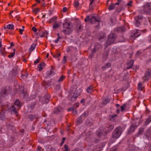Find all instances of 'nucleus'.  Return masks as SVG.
Instances as JSON below:
<instances>
[{"label": "nucleus", "instance_id": "obj_28", "mask_svg": "<svg viewBox=\"0 0 151 151\" xmlns=\"http://www.w3.org/2000/svg\"><path fill=\"white\" fill-rule=\"evenodd\" d=\"M151 122V116H149L146 120L145 124L147 125Z\"/></svg>", "mask_w": 151, "mask_h": 151}, {"label": "nucleus", "instance_id": "obj_2", "mask_svg": "<svg viewBox=\"0 0 151 151\" xmlns=\"http://www.w3.org/2000/svg\"><path fill=\"white\" fill-rule=\"evenodd\" d=\"M113 124H107L105 129L102 131H97L96 134L98 137H100L101 135H106L108 133L110 132L114 128Z\"/></svg>", "mask_w": 151, "mask_h": 151}, {"label": "nucleus", "instance_id": "obj_7", "mask_svg": "<svg viewBox=\"0 0 151 151\" xmlns=\"http://www.w3.org/2000/svg\"><path fill=\"white\" fill-rule=\"evenodd\" d=\"M39 99L40 102L42 104H46L49 102L50 99V96L47 94H45L43 97H39Z\"/></svg>", "mask_w": 151, "mask_h": 151}, {"label": "nucleus", "instance_id": "obj_34", "mask_svg": "<svg viewBox=\"0 0 151 151\" xmlns=\"http://www.w3.org/2000/svg\"><path fill=\"white\" fill-rule=\"evenodd\" d=\"M115 8V5L114 4H111L109 5L108 9L109 10H112L114 9Z\"/></svg>", "mask_w": 151, "mask_h": 151}, {"label": "nucleus", "instance_id": "obj_64", "mask_svg": "<svg viewBox=\"0 0 151 151\" xmlns=\"http://www.w3.org/2000/svg\"><path fill=\"white\" fill-rule=\"evenodd\" d=\"M39 35L40 36V37H44V36L45 35V33H42V34H39Z\"/></svg>", "mask_w": 151, "mask_h": 151}, {"label": "nucleus", "instance_id": "obj_10", "mask_svg": "<svg viewBox=\"0 0 151 151\" xmlns=\"http://www.w3.org/2000/svg\"><path fill=\"white\" fill-rule=\"evenodd\" d=\"M151 77V69H148L146 72L143 78L144 81H147Z\"/></svg>", "mask_w": 151, "mask_h": 151}, {"label": "nucleus", "instance_id": "obj_15", "mask_svg": "<svg viewBox=\"0 0 151 151\" xmlns=\"http://www.w3.org/2000/svg\"><path fill=\"white\" fill-rule=\"evenodd\" d=\"M1 94L2 97H4L8 94V91L7 90L3 89L1 91Z\"/></svg>", "mask_w": 151, "mask_h": 151}, {"label": "nucleus", "instance_id": "obj_61", "mask_svg": "<svg viewBox=\"0 0 151 151\" xmlns=\"http://www.w3.org/2000/svg\"><path fill=\"white\" fill-rule=\"evenodd\" d=\"M24 31V29H19V31L20 32V34H22V32Z\"/></svg>", "mask_w": 151, "mask_h": 151}, {"label": "nucleus", "instance_id": "obj_36", "mask_svg": "<svg viewBox=\"0 0 151 151\" xmlns=\"http://www.w3.org/2000/svg\"><path fill=\"white\" fill-rule=\"evenodd\" d=\"M117 116V115L116 114H114L111 115L110 118V120L111 121H114Z\"/></svg>", "mask_w": 151, "mask_h": 151}, {"label": "nucleus", "instance_id": "obj_32", "mask_svg": "<svg viewBox=\"0 0 151 151\" xmlns=\"http://www.w3.org/2000/svg\"><path fill=\"white\" fill-rule=\"evenodd\" d=\"M36 46L35 44L34 43L32 44L29 49V51L31 52L33 51L35 49Z\"/></svg>", "mask_w": 151, "mask_h": 151}, {"label": "nucleus", "instance_id": "obj_26", "mask_svg": "<svg viewBox=\"0 0 151 151\" xmlns=\"http://www.w3.org/2000/svg\"><path fill=\"white\" fill-rule=\"evenodd\" d=\"M57 19V17L55 16H54L49 20V22L50 23H52L53 22L55 23V22H57L56 21Z\"/></svg>", "mask_w": 151, "mask_h": 151}, {"label": "nucleus", "instance_id": "obj_54", "mask_svg": "<svg viewBox=\"0 0 151 151\" xmlns=\"http://www.w3.org/2000/svg\"><path fill=\"white\" fill-rule=\"evenodd\" d=\"M108 52H106V53H105L104 55V58H106L107 56H108Z\"/></svg>", "mask_w": 151, "mask_h": 151}, {"label": "nucleus", "instance_id": "obj_56", "mask_svg": "<svg viewBox=\"0 0 151 151\" xmlns=\"http://www.w3.org/2000/svg\"><path fill=\"white\" fill-rule=\"evenodd\" d=\"M66 61V56H64L63 58V63H65Z\"/></svg>", "mask_w": 151, "mask_h": 151}, {"label": "nucleus", "instance_id": "obj_27", "mask_svg": "<svg viewBox=\"0 0 151 151\" xmlns=\"http://www.w3.org/2000/svg\"><path fill=\"white\" fill-rule=\"evenodd\" d=\"M93 87L92 86H88L87 89V92L88 93H91L93 91Z\"/></svg>", "mask_w": 151, "mask_h": 151}, {"label": "nucleus", "instance_id": "obj_21", "mask_svg": "<svg viewBox=\"0 0 151 151\" xmlns=\"http://www.w3.org/2000/svg\"><path fill=\"white\" fill-rule=\"evenodd\" d=\"M134 64V61L133 60H130L128 63L127 69L131 68L132 67Z\"/></svg>", "mask_w": 151, "mask_h": 151}, {"label": "nucleus", "instance_id": "obj_50", "mask_svg": "<svg viewBox=\"0 0 151 151\" xmlns=\"http://www.w3.org/2000/svg\"><path fill=\"white\" fill-rule=\"evenodd\" d=\"M40 9L37 8H36L33 9V12L34 13H36V14L39 11Z\"/></svg>", "mask_w": 151, "mask_h": 151}, {"label": "nucleus", "instance_id": "obj_59", "mask_svg": "<svg viewBox=\"0 0 151 151\" xmlns=\"http://www.w3.org/2000/svg\"><path fill=\"white\" fill-rule=\"evenodd\" d=\"M63 32L65 35H67L68 34V32H67V30L66 29L63 30Z\"/></svg>", "mask_w": 151, "mask_h": 151}, {"label": "nucleus", "instance_id": "obj_49", "mask_svg": "<svg viewBox=\"0 0 151 151\" xmlns=\"http://www.w3.org/2000/svg\"><path fill=\"white\" fill-rule=\"evenodd\" d=\"M88 115V111H85L81 116L82 117V116H87Z\"/></svg>", "mask_w": 151, "mask_h": 151}, {"label": "nucleus", "instance_id": "obj_58", "mask_svg": "<svg viewBox=\"0 0 151 151\" xmlns=\"http://www.w3.org/2000/svg\"><path fill=\"white\" fill-rule=\"evenodd\" d=\"M32 30L34 32H36L37 30V29L35 27H32Z\"/></svg>", "mask_w": 151, "mask_h": 151}, {"label": "nucleus", "instance_id": "obj_46", "mask_svg": "<svg viewBox=\"0 0 151 151\" xmlns=\"http://www.w3.org/2000/svg\"><path fill=\"white\" fill-rule=\"evenodd\" d=\"M37 151H44L43 149L40 146H37Z\"/></svg>", "mask_w": 151, "mask_h": 151}, {"label": "nucleus", "instance_id": "obj_3", "mask_svg": "<svg viewBox=\"0 0 151 151\" xmlns=\"http://www.w3.org/2000/svg\"><path fill=\"white\" fill-rule=\"evenodd\" d=\"M116 38V35L113 33H110L108 36L107 40L105 43V47L106 48L108 46L115 42Z\"/></svg>", "mask_w": 151, "mask_h": 151}, {"label": "nucleus", "instance_id": "obj_13", "mask_svg": "<svg viewBox=\"0 0 151 151\" xmlns=\"http://www.w3.org/2000/svg\"><path fill=\"white\" fill-rule=\"evenodd\" d=\"M20 89L21 90L20 93L22 94V96L24 98H26L28 96V94L24 91L23 87L21 86L20 87Z\"/></svg>", "mask_w": 151, "mask_h": 151}, {"label": "nucleus", "instance_id": "obj_16", "mask_svg": "<svg viewBox=\"0 0 151 151\" xmlns=\"http://www.w3.org/2000/svg\"><path fill=\"white\" fill-rule=\"evenodd\" d=\"M137 148L131 145L129 147L126 151H137Z\"/></svg>", "mask_w": 151, "mask_h": 151}, {"label": "nucleus", "instance_id": "obj_51", "mask_svg": "<svg viewBox=\"0 0 151 151\" xmlns=\"http://www.w3.org/2000/svg\"><path fill=\"white\" fill-rule=\"evenodd\" d=\"M138 88L139 90H141L142 89V83L141 82L139 83L138 85Z\"/></svg>", "mask_w": 151, "mask_h": 151}, {"label": "nucleus", "instance_id": "obj_35", "mask_svg": "<svg viewBox=\"0 0 151 151\" xmlns=\"http://www.w3.org/2000/svg\"><path fill=\"white\" fill-rule=\"evenodd\" d=\"M146 134L147 136H150L151 135V128L148 129L146 132Z\"/></svg>", "mask_w": 151, "mask_h": 151}, {"label": "nucleus", "instance_id": "obj_30", "mask_svg": "<svg viewBox=\"0 0 151 151\" xmlns=\"http://www.w3.org/2000/svg\"><path fill=\"white\" fill-rule=\"evenodd\" d=\"M111 65V64L110 63H107L105 66L102 67V69L103 70H104L106 68L110 67Z\"/></svg>", "mask_w": 151, "mask_h": 151}, {"label": "nucleus", "instance_id": "obj_40", "mask_svg": "<svg viewBox=\"0 0 151 151\" xmlns=\"http://www.w3.org/2000/svg\"><path fill=\"white\" fill-rule=\"evenodd\" d=\"M57 35L58 36V37L57 39H56L54 41L55 42V43H58V42L59 41V40L61 38V37H60L59 36V34L58 33L57 34Z\"/></svg>", "mask_w": 151, "mask_h": 151}, {"label": "nucleus", "instance_id": "obj_18", "mask_svg": "<svg viewBox=\"0 0 151 151\" xmlns=\"http://www.w3.org/2000/svg\"><path fill=\"white\" fill-rule=\"evenodd\" d=\"M62 109V108L60 106H58L55 108L53 113H54L56 114H58L60 112Z\"/></svg>", "mask_w": 151, "mask_h": 151}, {"label": "nucleus", "instance_id": "obj_8", "mask_svg": "<svg viewBox=\"0 0 151 151\" xmlns=\"http://www.w3.org/2000/svg\"><path fill=\"white\" fill-rule=\"evenodd\" d=\"M102 47V45L101 43L99 42H97L94 45V47L93 48L91 52V53L90 55V57L91 58H92L93 55V54L95 53L96 51L99 48Z\"/></svg>", "mask_w": 151, "mask_h": 151}, {"label": "nucleus", "instance_id": "obj_60", "mask_svg": "<svg viewBox=\"0 0 151 151\" xmlns=\"http://www.w3.org/2000/svg\"><path fill=\"white\" fill-rule=\"evenodd\" d=\"M39 62V59H37L36 60L34 61V64L36 65Z\"/></svg>", "mask_w": 151, "mask_h": 151}, {"label": "nucleus", "instance_id": "obj_42", "mask_svg": "<svg viewBox=\"0 0 151 151\" xmlns=\"http://www.w3.org/2000/svg\"><path fill=\"white\" fill-rule=\"evenodd\" d=\"M65 78V76H64L63 75H62L58 80V81L59 82H62Z\"/></svg>", "mask_w": 151, "mask_h": 151}, {"label": "nucleus", "instance_id": "obj_55", "mask_svg": "<svg viewBox=\"0 0 151 151\" xmlns=\"http://www.w3.org/2000/svg\"><path fill=\"white\" fill-rule=\"evenodd\" d=\"M132 1H130L128 4H127V6L131 7L132 6L131 4L132 3Z\"/></svg>", "mask_w": 151, "mask_h": 151}, {"label": "nucleus", "instance_id": "obj_12", "mask_svg": "<svg viewBox=\"0 0 151 151\" xmlns=\"http://www.w3.org/2000/svg\"><path fill=\"white\" fill-rule=\"evenodd\" d=\"M72 24V23H68L65 22L63 24V27L67 30L69 29L70 28Z\"/></svg>", "mask_w": 151, "mask_h": 151}, {"label": "nucleus", "instance_id": "obj_4", "mask_svg": "<svg viewBox=\"0 0 151 151\" xmlns=\"http://www.w3.org/2000/svg\"><path fill=\"white\" fill-rule=\"evenodd\" d=\"M146 31V30H138L136 29L133 31L132 34L130 37L129 39L131 40H134L136 37L139 36L141 34V33L145 32Z\"/></svg>", "mask_w": 151, "mask_h": 151}, {"label": "nucleus", "instance_id": "obj_22", "mask_svg": "<svg viewBox=\"0 0 151 151\" xmlns=\"http://www.w3.org/2000/svg\"><path fill=\"white\" fill-rule=\"evenodd\" d=\"M47 74L48 77H51L54 75L55 73L53 70H51L48 71L47 72Z\"/></svg>", "mask_w": 151, "mask_h": 151}, {"label": "nucleus", "instance_id": "obj_23", "mask_svg": "<svg viewBox=\"0 0 151 151\" xmlns=\"http://www.w3.org/2000/svg\"><path fill=\"white\" fill-rule=\"evenodd\" d=\"M110 101V99L109 98H106L104 99L102 101V104L104 105L106 104Z\"/></svg>", "mask_w": 151, "mask_h": 151}, {"label": "nucleus", "instance_id": "obj_25", "mask_svg": "<svg viewBox=\"0 0 151 151\" xmlns=\"http://www.w3.org/2000/svg\"><path fill=\"white\" fill-rule=\"evenodd\" d=\"M14 104L17 106L18 108H20L21 106V103L19 100L17 99L14 102Z\"/></svg>", "mask_w": 151, "mask_h": 151}, {"label": "nucleus", "instance_id": "obj_9", "mask_svg": "<svg viewBox=\"0 0 151 151\" xmlns=\"http://www.w3.org/2000/svg\"><path fill=\"white\" fill-rule=\"evenodd\" d=\"M145 18L143 17L142 15H139L137 16V17L135 19V25L137 27L139 26L140 22L142 20H144Z\"/></svg>", "mask_w": 151, "mask_h": 151}, {"label": "nucleus", "instance_id": "obj_1", "mask_svg": "<svg viewBox=\"0 0 151 151\" xmlns=\"http://www.w3.org/2000/svg\"><path fill=\"white\" fill-rule=\"evenodd\" d=\"M81 90L80 88H77L76 86H75L73 88H71L70 90V101L72 102L75 101L77 98L80 94Z\"/></svg>", "mask_w": 151, "mask_h": 151}, {"label": "nucleus", "instance_id": "obj_63", "mask_svg": "<svg viewBox=\"0 0 151 151\" xmlns=\"http://www.w3.org/2000/svg\"><path fill=\"white\" fill-rule=\"evenodd\" d=\"M27 75H24V74H22V77L23 78H26L27 77Z\"/></svg>", "mask_w": 151, "mask_h": 151}, {"label": "nucleus", "instance_id": "obj_11", "mask_svg": "<svg viewBox=\"0 0 151 151\" xmlns=\"http://www.w3.org/2000/svg\"><path fill=\"white\" fill-rule=\"evenodd\" d=\"M144 11L147 13L150 12L151 10V3H149L146 4L144 7Z\"/></svg>", "mask_w": 151, "mask_h": 151}, {"label": "nucleus", "instance_id": "obj_57", "mask_svg": "<svg viewBox=\"0 0 151 151\" xmlns=\"http://www.w3.org/2000/svg\"><path fill=\"white\" fill-rule=\"evenodd\" d=\"M110 151H117V150L116 148L114 147L112 148L111 150Z\"/></svg>", "mask_w": 151, "mask_h": 151}, {"label": "nucleus", "instance_id": "obj_6", "mask_svg": "<svg viewBox=\"0 0 151 151\" xmlns=\"http://www.w3.org/2000/svg\"><path fill=\"white\" fill-rule=\"evenodd\" d=\"M86 22H88L91 23H96L97 24H99V20L93 16H87L84 20Z\"/></svg>", "mask_w": 151, "mask_h": 151}, {"label": "nucleus", "instance_id": "obj_20", "mask_svg": "<svg viewBox=\"0 0 151 151\" xmlns=\"http://www.w3.org/2000/svg\"><path fill=\"white\" fill-rule=\"evenodd\" d=\"M135 130V127L134 126H131L128 130L127 134H129L133 132Z\"/></svg>", "mask_w": 151, "mask_h": 151}, {"label": "nucleus", "instance_id": "obj_39", "mask_svg": "<svg viewBox=\"0 0 151 151\" xmlns=\"http://www.w3.org/2000/svg\"><path fill=\"white\" fill-rule=\"evenodd\" d=\"M94 0H90L89 7L91 9H92L93 6L92 4L93 3Z\"/></svg>", "mask_w": 151, "mask_h": 151}, {"label": "nucleus", "instance_id": "obj_41", "mask_svg": "<svg viewBox=\"0 0 151 151\" xmlns=\"http://www.w3.org/2000/svg\"><path fill=\"white\" fill-rule=\"evenodd\" d=\"M55 24L53 26V28L55 29L56 28H58L59 27V24L57 22H55Z\"/></svg>", "mask_w": 151, "mask_h": 151}, {"label": "nucleus", "instance_id": "obj_47", "mask_svg": "<svg viewBox=\"0 0 151 151\" xmlns=\"http://www.w3.org/2000/svg\"><path fill=\"white\" fill-rule=\"evenodd\" d=\"M64 148L65 150L64 151H70V149L68 147V145H64Z\"/></svg>", "mask_w": 151, "mask_h": 151}, {"label": "nucleus", "instance_id": "obj_5", "mask_svg": "<svg viewBox=\"0 0 151 151\" xmlns=\"http://www.w3.org/2000/svg\"><path fill=\"white\" fill-rule=\"evenodd\" d=\"M123 132V129L122 127H117L114 130L112 134V137L115 139L119 138L121 136Z\"/></svg>", "mask_w": 151, "mask_h": 151}, {"label": "nucleus", "instance_id": "obj_62", "mask_svg": "<svg viewBox=\"0 0 151 151\" xmlns=\"http://www.w3.org/2000/svg\"><path fill=\"white\" fill-rule=\"evenodd\" d=\"M67 10V8L66 7H64L63 9V11L64 12H66Z\"/></svg>", "mask_w": 151, "mask_h": 151}, {"label": "nucleus", "instance_id": "obj_33", "mask_svg": "<svg viewBox=\"0 0 151 151\" xmlns=\"http://www.w3.org/2000/svg\"><path fill=\"white\" fill-rule=\"evenodd\" d=\"M6 28L8 29L12 30L14 28V25L13 24H9L7 26Z\"/></svg>", "mask_w": 151, "mask_h": 151}, {"label": "nucleus", "instance_id": "obj_52", "mask_svg": "<svg viewBox=\"0 0 151 151\" xmlns=\"http://www.w3.org/2000/svg\"><path fill=\"white\" fill-rule=\"evenodd\" d=\"M98 147L97 146H94V151H100V148H98L97 149L96 148Z\"/></svg>", "mask_w": 151, "mask_h": 151}, {"label": "nucleus", "instance_id": "obj_29", "mask_svg": "<svg viewBox=\"0 0 151 151\" xmlns=\"http://www.w3.org/2000/svg\"><path fill=\"white\" fill-rule=\"evenodd\" d=\"M82 117L81 116H80L76 119V124L78 125L80 124L82 122Z\"/></svg>", "mask_w": 151, "mask_h": 151}, {"label": "nucleus", "instance_id": "obj_48", "mask_svg": "<svg viewBox=\"0 0 151 151\" xmlns=\"http://www.w3.org/2000/svg\"><path fill=\"white\" fill-rule=\"evenodd\" d=\"M79 5V2L78 1H75L74 3V5L76 7H77Z\"/></svg>", "mask_w": 151, "mask_h": 151}, {"label": "nucleus", "instance_id": "obj_17", "mask_svg": "<svg viewBox=\"0 0 151 151\" xmlns=\"http://www.w3.org/2000/svg\"><path fill=\"white\" fill-rule=\"evenodd\" d=\"M115 30L118 32H123L125 31V29L124 27H122L116 28Z\"/></svg>", "mask_w": 151, "mask_h": 151}, {"label": "nucleus", "instance_id": "obj_44", "mask_svg": "<svg viewBox=\"0 0 151 151\" xmlns=\"http://www.w3.org/2000/svg\"><path fill=\"white\" fill-rule=\"evenodd\" d=\"M35 118V116L32 114H30L29 115V118L31 121H33Z\"/></svg>", "mask_w": 151, "mask_h": 151}, {"label": "nucleus", "instance_id": "obj_24", "mask_svg": "<svg viewBox=\"0 0 151 151\" xmlns=\"http://www.w3.org/2000/svg\"><path fill=\"white\" fill-rule=\"evenodd\" d=\"M45 66V63L43 62L41 63L37 66L39 71H41Z\"/></svg>", "mask_w": 151, "mask_h": 151}, {"label": "nucleus", "instance_id": "obj_14", "mask_svg": "<svg viewBox=\"0 0 151 151\" xmlns=\"http://www.w3.org/2000/svg\"><path fill=\"white\" fill-rule=\"evenodd\" d=\"M12 114H14L16 116L18 115L17 111V110L16 108L14 106H12L9 109Z\"/></svg>", "mask_w": 151, "mask_h": 151}, {"label": "nucleus", "instance_id": "obj_19", "mask_svg": "<svg viewBox=\"0 0 151 151\" xmlns=\"http://www.w3.org/2000/svg\"><path fill=\"white\" fill-rule=\"evenodd\" d=\"M99 41L101 42L104 41L105 40V34L102 33V36L99 35L98 37Z\"/></svg>", "mask_w": 151, "mask_h": 151}, {"label": "nucleus", "instance_id": "obj_53", "mask_svg": "<svg viewBox=\"0 0 151 151\" xmlns=\"http://www.w3.org/2000/svg\"><path fill=\"white\" fill-rule=\"evenodd\" d=\"M60 55V54L59 53H57L56 54H55V55L54 56V57L55 58H58Z\"/></svg>", "mask_w": 151, "mask_h": 151}, {"label": "nucleus", "instance_id": "obj_31", "mask_svg": "<svg viewBox=\"0 0 151 151\" xmlns=\"http://www.w3.org/2000/svg\"><path fill=\"white\" fill-rule=\"evenodd\" d=\"M5 118V116L4 115V112L2 111L0 113V119L1 120H3Z\"/></svg>", "mask_w": 151, "mask_h": 151}, {"label": "nucleus", "instance_id": "obj_37", "mask_svg": "<svg viewBox=\"0 0 151 151\" xmlns=\"http://www.w3.org/2000/svg\"><path fill=\"white\" fill-rule=\"evenodd\" d=\"M70 110L72 111V112L74 114H76L77 113V111H76V110L72 108H71L68 110V111H69Z\"/></svg>", "mask_w": 151, "mask_h": 151}, {"label": "nucleus", "instance_id": "obj_38", "mask_svg": "<svg viewBox=\"0 0 151 151\" xmlns=\"http://www.w3.org/2000/svg\"><path fill=\"white\" fill-rule=\"evenodd\" d=\"M144 131V129L143 127H141L139 129V134H140L141 135L142 134Z\"/></svg>", "mask_w": 151, "mask_h": 151}, {"label": "nucleus", "instance_id": "obj_43", "mask_svg": "<svg viewBox=\"0 0 151 151\" xmlns=\"http://www.w3.org/2000/svg\"><path fill=\"white\" fill-rule=\"evenodd\" d=\"M126 105V104H124L123 106H121V109L122 111L123 112L125 110Z\"/></svg>", "mask_w": 151, "mask_h": 151}, {"label": "nucleus", "instance_id": "obj_45", "mask_svg": "<svg viewBox=\"0 0 151 151\" xmlns=\"http://www.w3.org/2000/svg\"><path fill=\"white\" fill-rule=\"evenodd\" d=\"M15 50L14 49V52H12V53H11L10 55H9V56H8V57L9 58H12L14 56V55H15V52H14V51H15Z\"/></svg>", "mask_w": 151, "mask_h": 151}]
</instances>
